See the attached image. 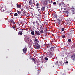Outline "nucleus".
<instances>
[{
	"label": "nucleus",
	"mask_w": 75,
	"mask_h": 75,
	"mask_svg": "<svg viewBox=\"0 0 75 75\" xmlns=\"http://www.w3.org/2000/svg\"><path fill=\"white\" fill-rule=\"evenodd\" d=\"M26 42L28 44H32V40H31L30 37H28L27 38Z\"/></svg>",
	"instance_id": "nucleus-1"
},
{
	"label": "nucleus",
	"mask_w": 75,
	"mask_h": 75,
	"mask_svg": "<svg viewBox=\"0 0 75 75\" xmlns=\"http://www.w3.org/2000/svg\"><path fill=\"white\" fill-rule=\"evenodd\" d=\"M48 54V55L47 57V58H51L52 57V54H52V52H49Z\"/></svg>",
	"instance_id": "nucleus-2"
},
{
	"label": "nucleus",
	"mask_w": 75,
	"mask_h": 75,
	"mask_svg": "<svg viewBox=\"0 0 75 75\" xmlns=\"http://www.w3.org/2000/svg\"><path fill=\"white\" fill-rule=\"evenodd\" d=\"M35 33H36L35 34L36 35H37L38 37L39 35H40L41 34L40 33V32H39V31H35Z\"/></svg>",
	"instance_id": "nucleus-3"
},
{
	"label": "nucleus",
	"mask_w": 75,
	"mask_h": 75,
	"mask_svg": "<svg viewBox=\"0 0 75 75\" xmlns=\"http://www.w3.org/2000/svg\"><path fill=\"white\" fill-rule=\"evenodd\" d=\"M22 51H23L25 54L26 52L27 51V49L26 47H25L22 50Z\"/></svg>",
	"instance_id": "nucleus-4"
},
{
	"label": "nucleus",
	"mask_w": 75,
	"mask_h": 75,
	"mask_svg": "<svg viewBox=\"0 0 75 75\" xmlns=\"http://www.w3.org/2000/svg\"><path fill=\"white\" fill-rule=\"evenodd\" d=\"M45 6L42 7L41 9V11H45Z\"/></svg>",
	"instance_id": "nucleus-5"
},
{
	"label": "nucleus",
	"mask_w": 75,
	"mask_h": 75,
	"mask_svg": "<svg viewBox=\"0 0 75 75\" xmlns=\"http://www.w3.org/2000/svg\"><path fill=\"white\" fill-rule=\"evenodd\" d=\"M17 13L20 16H23V15L21 14V12L20 11H19L18 10L16 11Z\"/></svg>",
	"instance_id": "nucleus-6"
},
{
	"label": "nucleus",
	"mask_w": 75,
	"mask_h": 75,
	"mask_svg": "<svg viewBox=\"0 0 75 75\" xmlns=\"http://www.w3.org/2000/svg\"><path fill=\"white\" fill-rule=\"evenodd\" d=\"M10 23H12V24H16V22L14 21V20H13V19L10 20Z\"/></svg>",
	"instance_id": "nucleus-7"
},
{
	"label": "nucleus",
	"mask_w": 75,
	"mask_h": 75,
	"mask_svg": "<svg viewBox=\"0 0 75 75\" xmlns=\"http://www.w3.org/2000/svg\"><path fill=\"white\" fill-rule=\"evenodd\" d=\"M16 5H17V8H20L21 7V4H17Z\"/></svg>",
	"instance_id": "nucleus-8"
},
{
	"label": "nucleus",
	"mask_w": 75,
	"mask_h": 75,
	"mask_svg": "<svg viewBox=\"0 0 75 75\" xmlns=\"http://www.w3.org/2000/svg\"><path fill=\"white\" fill-rule=\"evenodd\" d=\"M2 12H3L4 11V10L3 9V8L2 7V6H0V11L1 10Z\"/></svg>",
	"instance_id": "nucleus-9"
},
{
	"label": "nucleus",
	"mask_w": 75,
	"mask_h": 75,
	"mask_svg": "<svg viewBox=\"0 0 75 75\" xmlns=\"http://www.w3.org/2000/svg\"><path fill=\"white\" fill-rule=\"evenodd\" d=\"M38 7V11H39V13H40V11H40V9H41V5H39L38 6H37Z\"/></svg>",
	"instance_id": "nucleus-10"
},
{
	"label": "nucleus",
	"mask_w": 75,
	"mask_h": 75,
	"mask_svg": "<svg viewBox=\"0 0 75 75\" xmlns=\"http://www.w3.org/2000/svg\"><path fill=\"white\" fill-rule=\"evenodd\" d=\"M32 60L33 61V62H34V64H37V61H35V60L34 58H32Z\"/></svg>",
	"instance_id": "nucleus-11"
},
{
	"label": "nucleus",
	"mask_w": 75,
	"mask_h": 75,
	"mask_svg": "<svg viewBox=\"0 0 75 75\" xmlns=\"http://www.w3.org/2000/svg\"><path fill=\"white\" fill-rule=\"evenodd\" d=\"M5 12L6 13H10V11H8V10H5Z\"/></svg>",
	"instance_id": "nucleus-12"
},
{
	"label": "nucleus",
	"mask_w": 75,
	"mask_h": 75,
	"mask_svg": "<svg viewBox=\"0 0 75 75\" xmlns=\"http://www.w3.org/2000/svg\"><path fill=\"white\" fill-rule=\"evenodd\" d=\"M71 58L72 60H74L75 59V56L74 55H72L71 57Z\"/></svg>",
	"instance_id": "nucleus-13"
},
{
	"label": "nucleus",
	"mask_w": 75,
	"mask_h": 75,
	"mask_svg": "<svg viewBox=\"0 0 75 75\" xmlns=\"http://www.w3.org/2000/svg\"><path fill=\"white\" fill-rule=\"evenodd\" d=\"M18 34L19 35H21L23 34V32L22 31H21L20 32H18Z\"/></svg>",
	"instance_id": "nucleus-14"
},
{
	"label": "nucleus",
	"mask_w": 75,
	"mask_h": 75,
	"mask_svg": "<svg viewBox=\"0 0 75 75\" xmlns=\"http://www.w3.org/2000/svg\"><path fill=\"white\" fill-rule=\"evenodd\" d=\"M36 6L37 7L38 6H40V3H38V2H37V1H36Z\"/></svg>",
	"instance_id": "nucleus-15"
},
{
	"label": "nucleus",
	"mask_w": 75,
	"mask_h": 75,
	"mask_svg": "<svg viewBox=\"0 0 75 75\" xmlns=\"http://www.w3.org/2000/svg\"><path fill=\"white\" fill-rule=\"evenodd\" d=\"M31 34L32 35H35V34H34V31H32L31 32Z\"/></svg>",
	"instance_id": "nucleus-16"
},
{
	"label": "nucleus",
	"mask_w": 75,
	"mask_h": 75,
	"mask_svg": "<svg viewBox=\"0 0 75 75\" xmlns=\"http://www.w3.org/2000/svg\"><path fill=\"white\" fill-rule=\"evenodd\" d=\"M50 49L51 50H52V51H54V47H52L50 48Z\"/></svg>",
	"instance_id": "nucleus-17"
},
{
	"label": "nucleus",
	"mask_w": 75,
	"mask_h": 75,
	"mask_svg": "<svg viewBox=\"0 0 75 75\" xmlns=\"http://www.w3.org/2000/svg\"><path fill=\"white\" fill-rule=\"evenodd\" d=\"M37 63V65L38 66V65H40V61H36V63Z\"/></svg>",
	"instance_id": "nucleus-18"
},
{
	"label": "nucleus",
	"mask_w": 75,
	"mask_h": 75,
	"mask_svg": "<svg viewBox=\"0 0 75 75\" xmlns=\"http://www.w3.org/2000/svg\"><path fill=\"white\" fill-rule=\"evenodd\" d=\"M35 23L37 24V25H40V23H38V21H36Z\"/></svg>",
	"instance_id": "nucleus-19"
},
{
	"label": "nucleus",
	"mask_w": 75,
	"mask_h": 75,
	"mask_svg": "<svg viewBox=\"0 0 75 75\" xmlns=\"http://www.w3.org/2000/svg\"><path fill=\"white\" fill-rule=\"evenodd\" d=\"M34 40L35 42H38V40L37 39L35 38Z\"/></svg>",
	"instance_id": "nucleus-20"
},
{
	"label": "nucleus",
	"mask_w": 75,
	"mask_h": 75,
	"mask_svg": "<svg viewBox=\"0 0 75 75\" xmlns=\"http://www.w3.org/2000/svg\"><path fill=\"white\" fill-rule=\"evenodd\" d=\"M23 16H25V14H26V12L25 11L23 12Z\"/></svg>",
	"instance_id": "nucleus-21"
},
{
	"label": "nucleus",
	"mask_w": 75,
	"mask_h": 75,
	"mask_svg": "<svg viewBox=\"0 0 75 75\" xmlns=\"http://www.w3.org/2000/svg\"><path fill=\"white\" fill-rule=\"evenodd\" d=\"M29 3L30 4H33V1L32 0H30Z\"/></svg>",
	"instance_id": "nucleus-22"
},
{
	"label": "nucleus",
	"mask_w": 75,
	"mask_h": 75,
	"mask_svg": "<svg viewBox=\"0 0 75 75\" xmlns=\"http://www.w3.org/2000/svg\"><path fill=\"white\" fill-rule=\"evenodd\" d=\"M58 21H59L58 23H61V19H58Z\"/></svg>",
	"instance_id": "nucleus-23"
},
{
	"label": "nucleus",
	"mask_w": 75,
	"mask_h": 75,
	"mask_svg": "<svg viewBox=\"0 0 75 75\" xmlns=\"http://www.w3.org/2000/svg\"><path fill=\"white\" fill-rule=\"evenodd\" d=\"M38 42H35V44L36 45V46L38 45Z\"/></svg>",
	"instance_id": "nucleus-24"
},
{
	"label": "nucleus",
	"mask_w": 75,
	"mask_h": 75,
	"mask_svg": "<svg viewBox=\"0 0 75 75\" xmlns=\"http://www.w3.org/2000/svg\"><path fill=\"white\" fill-rule=\"evenodd\" d=\"M36 47L37 49H38V48H40V46H39V45H38V46H36Z\"/></svg>",
	"instance_id": "nucleus-25"
},
{
	"label": "nucleus",
	"mask_w": 75,
	"mask_h": 75,
	"mask_svg": "<svg viewBox=\"0 0 75 75\" xmlns=\"http://www.w3.org/2000/svg\"><path fill=\"white\" fill-rule=\"evenodd\" d=\"M38 18H41V15H40V14H39L38 15Z\"/></svg>",
	"instance_id": "nucleus-26"
},
{
	"label": "nucleus",
	"mask_w": 75,
	"mask_h": 75,
	"mask_svg": "<svg viewBox=\"0 0 75 75\" xmlns=\"http://www.w3.org/2000/svg\"><path fill=\"white\" fill-rule=\"evenodd\" d=\"M72 12L73 14H75V9H73Z\"/></svg>",
	"instance_id": "nucleus-27"
},
{
	"label": "nucleus",
	"mask_w": 75,
	"mask_h": 75,
	"mask_svg": "<svg viewBox=\"0 0 75 75\" xmlns=\"http://www.w3.org/2000/svg\"><path fill=\"white\" fill-rule=\"evenodd\" d=\"M39 33L42 34H43V33H43V30H41V31H40Z\"/></svg>",
	"instance_id": "nucleus-28"
},
{
	"label": "nucleus",
	"mask_w": 75,
	"mask_h": 75,
	"mask_svg": "<svg viewBox=\"0 0 75 75\" xmlns=\"http://www.w3.org/2000/svg\"><path fill=\"white\" fill-rule=\"evenodd\" d=\"M62 38H65V35H63L62 36Z\"/></svg>",
	"instance_id": "nucleus-29"
},
{
	"label": "nucleus",
	"mask_w": 75,
	"mask_h": 75,
	"mask_svg": "<svg viewBox=\"0 0 75 75\" xmlns=\"http://www.w3.org/2000/svg\"><path fill=\"white\" fill-rule=\"evenodd\" d=\"M47 31H47V29H46V30H44V32H45V33H47L48 32H47Z\"/></svg>",
	"instance_id": "nucleus-30"
},
{
	"label": "nucleus",
	"mask_w": 75,
	"mask_h": 75,
	"mask_svg": "<svg viewBox=\"0 0 75 75\" xmlns=\"http://www.w3.org/2000/svg\"><path fill=\"white\" fill-rule=\"evenodd\" d=\"M14 16H18V15L17 14V13H16L14 14Z\"/></svg>",
	"instance_id": "nucleus-31"
},
{
	"label": "nucleus",
	"mask_w": 75,
	"mask_h": 75,
	"mask_svg": "<svg viewBox=\"0 0 75 75\" xmlns=\"http://www.w3.org/2000/svg\"><path fill=\"white\" fill-rule=\"evenodd\" d=\"M50 45H47V47H48V48H51V47H50Z\"/></svg>",
	"instance_id": "nucleus-32"
},
{
	"label": "nucleus",
	"mask_w": 75,
	"mask_h": 75,
	"mask_svg": "<svg viewBox=\"0 0 75 75\" xmlns=\"http://www.w3.org/2000/svg\"><path fill=\"white\" fill-rule=\"evenodd\" d=\"M64 30H65V28H63L62 29L61 31H64Z\"/></svg>",
	"instance_id": "nucleus-33"
},
{
	"label": "nucleus",
	"mask_w": 75,
	"mask_h": 75,
	"mask_svg": "<svg viewBox=\"0 0 75 75\" xmlns=\"http://www.w3.org/2000/svg\"><path fill=\"white\" fill-rule=\"evenodd\" d=\"M48 3H51V2L52 1H50V0H48L47 1Z\"/></svg>",
	"instance_id": "nucleus-34"
},
{
	"label": "nucleus",
	"mask_w": 75,
	"mask_h": 75,
	"mask_svg": "<svg viewBox=\"0 0 75 75\" xmlns=\"http://www.w3.org/2000/svg\"><path fill=\"white\" fill-rule=\"evenodd\" d=\"M45 60H48V57H46L45 58Z\"/></svg>",
	"instance_id": "nucleus-35"
},
{
	"label": "nucleus",
	"mask_w": 75,
	"mask_h": 75,
	"mask_svg": "<svg viewBox=\"0 0 75 75\" xmlns=\"http://www.w3.org/2000/svg\"><path fill=\"white\" fill-rule=\"evenodd\" d=\"M44 3L45 4H47V1H45L44 2Z\"/></svg>",
	"instance_id": "nucleus-36"
},
{
	"label": "nucleus",
	"mask_w": 75,
	"mask_h": 75,
	"mask_svg": "<svg viewBox=\"0 0 75 75\" xmlns=\"http://www.w3.org/2000/svg\"><path fill=\"white\" fill-rule=\"evenodd\" d=\"M42 26H41V27H40V30H39V31H41V30H42Z\"/></svg>",
	"instance_id": "nucleus-37"
},
{
	"label": "nucleus",
	"mask_w": 75,
	"mask_h": 75,
	"mask_svg": "<svg viewBox=\"0 0 75 75\" xmlns=\"http://www.w3.org/2000/svg\"><path fill=\"white\" fill-rule=\"evenodd\" d=\"M68 42H71V40L70 39H68Z\"/></svg>",
	"instance_id": "nucleus-38"
},
{
	"label": "nucleus",
	"mask_w": 75,
	"mask_h": 75,
	"mask_svg": "<svg viewBox=\"0 0 75 75\" xmlns=\"http://www.w3.org/2000/svg\"><path fill=\"white\" fill-rule=\"evenodd\" d=\"M21 11H23V12L25 11L23 9H21Z\"/></svg>",
	"instance_id": "nucleus-39"
},
{
	"label": "nucleus",
	"mask_w": 75,
	"mask_h": 75,
	"mask_svg": "<svg viewBox=\"0 0 75 75\" xmlns=\"http://www.w3.org/2000/svg\"><path fill=\"white\" fill-rule=\"evenodd\" d=\"M58 4L60 6H61V5H62L61 4V3H58Z\"/></svg>",
	"instance_id": "nucleus-40"
},
{
	"label": "nucleus",
	"mask_w": 75,
	"mask_h": 75,
	"mask_svg": "<svg viewBox=\"0 0 75 75\" xmlns=\"http://www.w3.org/2000/svg\"><path fill=\"white\" fill-rule=\"evenodd\" d=\"M15 28L16 27H15V26H12V28H13V29H15Z\"/></svg>",
	"instance_id": "nucleus-41"
},
{
	"label": "nucleus",
	"mask_w": 75,
	"mask_h": 75,
	"mask_svg": "<svg viewBox=\"0 0 75 75\" xmlns=\"http://www.w3.org/2000/svg\"><path fill=\"white\" fill-rule=\"evenodd\" d=\"M44 50L45 51V50H47V48L45 47H44Z\"/></svg>",
	"instance_id": "nucleus-42"
},
{
	"label": "nucleus",
	"mask_w": 75,
	"mask_h": 75,
	"mask_svg": "<svg viewBox=\"0 0 75 75\" xmlns=\"http://www.w3.org/2000/svg\"><path fill=\"white\" fill-rule=\"evenodd\" d=\"M53 4H57V3H56V2H54L53 3Z\"/></svg>",
	"instance_id": "nucleus-43"
},
{
	"label": "nucleus",
	"mask_w": 75,
	"mask_h": 75,
	"mask_svg": "<svg viewBox=\"0 0 75 75\" xmlns=\"http://www.w3.org/2000/svg\"><path fill=\"white\" fill-rule=\"evenodd\" d=\"M33 4L34 3H35V1H34V0H33L32 1Z\"/></svg>",
	"instance_id": "nucleus-44"
},
{
	"label": "nucleus",
	"mask_w": 75,
	"mask_h": 75,
	"mask_svg": "<svg viewBox=\"0 0 75 75\" xmlns=\"http://www.w3.org/2000/svg\"><path fill=\"white\" fill-rule=\"evenodd\" d=\"M61 3V4L62 5H63V4H64V2H62Z\"/></svg>",
	"instance_id": "nucleus-45"
},
{
	"label": "nucleus",
	"mask_w": 75,
	"mask_h": 75,
	"mask_svg": "<svg viewBox=\"0 0 75 75\" xmlns=\"http://www.w3.org/2000/svg\"><path fill=\"white\" fill-rule=\"evenodd\" d=\"M66 64H68V61L66 62Z\"/></svg>",
	"instance_id": "nucleus-46"
},
{
	"label": "nucleus",
	"mask_w": 75,
	"mask_h": 75,
	"mask_svg": "<svg viewBox=\"0 0 75 75\" xmlns=\"http://www.w3.org/2000/svg\"><path fill=\"white\" fill-rule=\"evenodd\" d=\"M68 34H69V35L71 34V33H68Z\"/></svg>",
	"instance_id": "nucleus-47"
},
{
	"label": "nucleus",
	"mask_w": 75,
	"mask_h": 75,
	"mask_svg": "<svg viewBox=\"0 0 75 75\" xmlns=\"http://www.w3.org/2000/svg\"><path fill=\"white\" fill-rule=\"evenodd\" d=\"M49 7L48 6L47 7V8H48Z\"/></svg>",
	"instance_id": "nucleus-48"
},
{
	"label": "nucleus",
	"mask_w": 75,
	"mask_h": 75,
	"mask_svg": "<svg viewBox=\"0 0 75 75\" xmlns=\"http://www.w3.org/2000/svg\"><path fill=\"white\" fill-rule=\"evenodd\" d=\"M61 56L62 57V56H63V55H61Z\"/></svg>",
	"instance_id": "nucleus-49"
},
{
	"label": "nucleus",
	"mask_w": 75,
	"mask_h": 75,
	"mask_svg": "<svg viewBox=\"0 0 75 75\" xmlns=\"http://www.w3.org/2000/svg\"><path fill=\"white\" fill-rule=\"evenodd\" d=\"M64 10H66V9L65 8Z\"/></svg>",
	"instance_id": "nucleus-50"
},
{
	"label": "nucleus",
	"mask_w": 75,
	"mask_h": 75,
	"mask_svg": "<svg viewBox=\"0 0 75 75\" xmlns=\"http://www.w3.org/2000/svg\"><path fill=\"white\" fill-rule=\"evenodd\" d=\"M39 74V72H38V75Z\"/></svg>",
	"instance_id": "nucleus-51"
},
{
	"label": "nucleus",
	"mask_w": 75,
	"mask_h": 75,
	"mask_svg": "<svg viewBox=\"0 0 75 75\" xmlns=\"http://www.w3.org/2000/svg\"><path fill=\"white\" fill-rule=\"evenodd\" d=\"M53 67H54V66H53Z\"/></svg>",
	"instance_id": "nucleus-52"
}]
</instances>
